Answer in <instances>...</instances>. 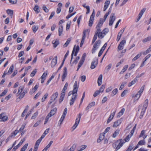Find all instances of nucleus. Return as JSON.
I'll return each mask as SVG.
<instances>
[{
    "mask_svg": "<svg viewBox=\"0 0 151 151\" xmlns=\"http://www.w3.org/2000/svg\"><path fill=\"white\" fill-rule=\"evenodd\" d=\"M131 137L130 135L129 134L124 139H120L113 143L112 146L115 149V151H116L119 149L126 142H128Z\"/></svg>",
    "mask_w": 151,
    "mask_h": 151,
    "instance_id": "1",
    "label": "nucleus"
},
{
    "mask_svg": "<svg viewBox=\"0 0 151 151\" xmlns=\"http://www.w3.org/2000/svg\"><path fill=\"white\" fill-rule=\"evenodd\" d=\"M101 43V41L100 40H98L93 45L92 50V54L94 53L95 51L100 46Z\"/></svg>",
    "mask_w": 151,
    "mask_h": 151,
    "instance_id": "2",
    "label": "nucleus"
},
{
    "mask_svg": "<svg viewBox=\"0 0 151 151\" xmlns=\"http://www.w3.org/2000/svg\"><path fill=\"white\" fill-rule=\"evenodd\" d=\"M81 115V113H80L78 115V118H76L75 124L72 127L73 130L76 128L78 124H79Z\"/></svg>",
    "mask_w": 151,
    "mask_h": 151,
    "instance_id": "3",
    "label": "nucleus"
},
{
    "mask_svg": "<svg viewBox=\"0 0 151 151\" xmlns=\"http://www.w3.org/2000/svg\"><path fill=\"white\" fill-rule=\"evenodd\" d=\"M115 19L116 17L115 14L114 13H111L109 18V26H111L112 25L114 21L115 20Z\"/></svg>",
    "mask_w": 151,
    "mask_h": 151,
    "instance_id": "4",
    "label": "nucleus"
},
{
    "mask_svg": "<svg viewBox=\"0 0 151 151\" xmlns=\"http://www.w3.org/2000/svg\"><path fill=\"white\" fill-rule=\"evenodd\" d=\"M122 120V118H121L115 122L113 125V127H116L119 126L121 123Z\"/></svg>",
    "mask_w": 151,
    "mask_h": 151,
    "instance_id": "5",
    "label": "nucleus"
},
{
    "mask_svg": "<svg viewBox=\"0 0 151 151\" xmlns=\"http://www.w3.org/2000/svg\"><path fill=\"white\" fill-rule=\"evenodd\" d=\"M126 43V41L124 40H122L120 42L118 46V49L119 50H122L123 48L124 45Z\"/></svg>",
    "mask_w": 151,
    "mask_h": 151,
    "instance_id": "6",
    "label": "nucleus"
},
{
    "mask_svg": "<svg viewBox=\"0 0 151 151\" xmlns=\"http://www.w3.org/2000/svg\"><path fill=\"white\" fill-rule=\"evenodd\" d=\"M98 63V60L97 59L96 60H93L91 63V69L95 68L97 65Z\"/></svg>",
    "mask_w": 151,
    "mask_h": 151,
    "instance_id": "7",
    "label": "nucleus"
},
{
    "mask_svg": "<svg viewBox=\"0 0 151 151\" xmlns=\"http://www.w3.org/2000/svg\"><path fill=\"white\" fill-rule=\"evenodd\" d=\"M105 21L103 20V19L101 18L99 19V20L96 26V28H100L102 27L103 23Z\"/></svg>",
    "mask_w": 151,
    "mask_h": 151,
    "instance_id": "8",
    "label": "nucleus"
},
{
    "mask_svg": "<svg viewBox=\"0 0 151 151\" xmlns=\"http://www.w3.org/2000/svg\"><path fill=\"white\" fill-rule=\"evenodd\" d=\"M57 56H56L54 58L52 59L51 63V66L52 68H53L55 66L57 63Z\"/></svg>",
    "mask_w": 151,
    "mask_h": 151,
    "instance_id": "9",
    "label": "nucleus"
},
{
    "mask_svg": "<svg viewBox=\"0 0 151 151\" xmlns=\"http://www.w3.org/2000/svg\"><path fill=\"white\" fill-rule=\"evenodd\" d=\"M77 94H76L74 95V96H72V98L70 99V105L72 106L73 104L77 98Z\"/></svg>",
    "mask_w": 151,
    "mask_h": 151,
    "instance_id": "10",
    "label": "nucleus"
},
{
    "mask_svg": "<svg viewBox=\"0 0 151 151\" xmlns=\"http://www.w3.org/2000/svg\"><path fill=\"white\" fill-rule=\"evenodd\" d=\"M57 110V108H55L51 110L50 111V112L48 114V115H49V116L50 117L56 113Z\"/></svg>",
    "mask_w": 151,
    "mask_h": 151,
    "instance_id": "11",
    "label": "nucleus"
},
{
    "mask_svg": "<svg viewBox=\"0 0 151 151\" xmlns=\"http://www.w3.org/2000/svg\"><path fill=\"white\" fill-rule=\"evenodd\" d=\"M148 100L146 99L144 103V104L143 106V108H142L144 109V111H145L147 108L148 104Z\"/></svg>",
    "mask_w": 151,
    "mask_h": 151,
    "instance_id": "12",
    "label": "nucleus"
},
{
    "mask_svg": "<svg viewBox=\"0 0 151 151\" xmlns=\"http://www.w3.org/2000/svg\"><path fill=\"white\" fill-rule=\"evenodd\" d=\"M52 43L53 44V47L54 48H56L59 44V40H53Z\"/></svg>",
    "mask_w": 151,
    "mask_h": 151,
    "instance_id": "13",
    "label": "nucleus"
},
{
    "mask_svg": "<svg viewBox=\"0 0 151 151\" xmlns=\"http://www.w3.org/2000/svg\"><path fill=\"white\" fill-rule=\"evenodd\" d=\"M58 95V92H56L55 93L53 94L52 96L51 99L54 101L56 99Z\"/></svg>",
    "mask_w": 151,
    "mask_h": 151,
    "instance_id": "14",
    "label": "nucleus"
},
{
    "mask_svg": "<svg viewBox=\"0 0 151 151\" xmlns=\"http://www.w3.org/2000/svg\"><path fill=\"white\" fill-rule=\"evenodd\" d=\"M102 75L101 74L100 75L98 79V83L99 86H100L102 82Z\"/></svg>",
    "mask_w": 151,
    "mask_h": 151,
    "instance_id": "15",
    "label": "nucleus"
},
{
    "mask_svg": "<svg viewBox=\"0 0 151 151\" xmlns=\"http://www.w3.org/2000/svg\"><path fill=\"white\" fill-rule=\"evenodd\" d=\"M67 74V68L66 67H64L63 69V73L62 77L66 78Z\"/></svg>",
    "mask_w": 151,
    "mask_h": 151,
    "instance_id": "16",
    "label": "nucleus"
},
{
    "mask_svg": "<svg viewBox=\"0 0 151 151\" xmlns=\"http://www.w3.org/2000/svg\"><path fill=\"white\" fill-rule=\"evenodd\" d=\"M137 81V79L135 78L130 83H129L128 86L129 87L131 86L132 85L134 84Z\"/></svg>",
    "mask_w": 151,
    "mask_h": 151,
    "instance_id": "17",
    "label": "nucleus"
},
{
    "mask_svg": "<svg viewBox=\"0 0 151 151\" xmlns=\"http://www.w3.org/2000/svg\"><path fill=\"white\" fill-rule=\"evenodd\" d=\"M89 31L88 29H86L84 30L83 32V34L82 39L85 40L86 37V33H89Z\"/></svg>",
    "mask_w": 151,
    "mask_h": 151,
    "instance_id": "18",
    "label": "nucleus"
},
{
    "mask_svg": "<svg viewBox=\"0 0 151 151\" xmlns=\"http://www.w3.org/2000/svg\"><path fill=\"white\" fill-rule=\"evenodd\" d=\"M119 129H117L113 134L112 137L114 138L115 137L119 134Z\"/></svg>",
    "mask_w": 151,
    "mask_h": 151,
    "instance_id": "19",
    "label": "nucleus"
},
{
    "mask_svg": "<svg viewBox=\"0 0 151 151\" xmlns=\"http://www.w3.org/2000/svg\"><path fill=\"white\" fill-rule=\"evenodd\" d=\"M104 137V135L100 134L99 138L97 139V142L99 143L101 142V140H103Z\"/></svg>",
    "mask_w": 151,
    "mask_h": 151,
    "instance_id": "20",
    "label": "nucleus"
},
{
    "mask_svg": "<svg viewBox=\"0 0 151 151\" xmlns=\"http://www.w3.org/2000/svg\"><path fill=\"white\" fill-rule=\"evenodd\" d=\"M63 30V27L62 26L59 27L58 32L59 36H60L62 34Z\"/></svg>",
    "mask_w": 151,
    "mask_h": 151,
    "instance_id": "21",
    "label": "nucleus"
},
{
    "mask_svg": "<svg viewBox=\"0 0 151 151\" xmlns=\"http://www.w3.org/2000/svg\"><path fill=\"white\" fill-rule=\"evenodd\" d=\"M128 67V65H127L124 66L122 70L120 72V74H122L123 73L126 71Z\"/></svg>",
    "mask_w": 151,
    "mask_h": 151,
    "instance_id": "22",
    "label": "nucleus"
},
{
    "mask_svg": "<svg viewBox=\"0 0 151 151\" xmlns=\"http://www.w3.org/2000/svg\"><path fill=\"white\" fill-rule=\"evenodd\" d=\"M125 111V109L124 108L122 109L119 112L118 114V115H117V117H119L121 116L122 115L123 113Z\"/></svg>",
    "mask_w": 151,
    "mask_h": 151,
    "instance_id": "23",
    "label": "nucleus"
},
{
    "mask_svg": "<svg viewBox=\"0 0 151 151\" xmlns=\"http://www.w3.org/2000/svg\"><path fill=\"white\" fill-rule=\"evenodd\" d=\"M118 91L117 89L116 88H115L112 92V93L111 94V96H113L117 93Z\"/></svg>",
    "mask_w": 151,
    "mask_h": 151,
    "instance_id": "24",
    "label": "nucleus"
},
{
    "mask_svg": "<svg viewBox=\"0 0 151 151\" xmlns=\"http://www.w3.org/2000/svg\"><path fill=\"white\" fill-rule=\"evenodd\" d=\"M7 14L10 15L11 17H12L13 14V11L12 10L8 9L6 10Z\"/></svg>",
    "mask_w": 151,
    "mask_h": 151,
    "instance_id": "25",
    "label": "nucleus"
},
{
    "mask_svg": "<svg viewBox=\"0 0 151 151\" xmlns=\"http://www.w3.org/2000/svg\"><path fill=\"white\" fill-rule=\"evenodd\" d=\"M75 46H76V45H75L73 47V51H72L71 55V58L70 62V64H71V62L72 61V59H73V55H74V54L75 52Z\"/></svg>",
    "mask_w": 151,
    "mask_h": 151,
    "instance_id": "26",
    "label": "nucleus"
},
{
    "mask_svg": "<svg viewBox=\"0 0 151 151\" xmlns=\"http://www.w3.org/2000/svg\"><path fill=\"white\" fill-rule=\"evenodd\" d=\"M71 40V39L70 38H68L66 42L63 45V47H67L68 45L70 43Z\"/></svg>",
    "mask_w": 151,
    "mask_h": 151,
    "instance_id": "27",
    "label": "nucleus"
},
{
    "mask_svg": "<svg viewBox=\"0 0 151 151\" xmlns=\"http://www.w3.org/2000/svg\"><path fill=\"white\" fill-rule=\"evenodd\" d=\"M14 70V65H12L10 67L9 69L8 72V75L11 74L13 72Z\"/></svg>",
    "mask_w": 151,
    "mask_h": 151,
    "instance_id": "28",
    "label": "nucleus"
},
{
    "mask_svg": "<svg viewBox=\"0 0 151 151\" xmlns=\"http://www.w3.org/2000/svg\"><path fill=\"white\" fill-rule=\"evenodd\" d=\"M41 142V141H40L38 139L35 144L34 148L38 149V146L39 145Z\"/></svg>",
    "mask_w": 151,
    "mask_h": 151,
    "instance_id": "29",
    "label": "nucleus"
},
{
    "mask_svg": "<svg viewBox=\"0 0 151 151\" xmlns=\"http://www.w3.org/2000/svg\"><path fill=\"white\" fill-rule=\"evenodd\" d=\"M34 10L35 11V12L37 14L39 13L40 12V11L39 9V6L37 5H36L35 6L34 8Z\"/></svg>",
    "mask_w": 151,
    "mask_h": 151,
    "instance_id": "30",
    "label": "nucleus"
},
{
    "mask_svg": "<svg viewBox=\"0 0 151 151\" xmlns=\"http://www.w3.org/2000/svg\"><path fill=\"white\" fill-rule=\"evenodd\" d=\"M8 117L7 116L4 115L3 116V117L2 118V119L0 120V122L3 121L5 122L7 120Z\"/></svg>",
    "mask_w": 151,
    "mask_h": 151,
    "instance_id": "31",
    "label": "nucleus"
},
{
    "mask_svg": "<svg viewBox=\"0 0 151 151\" xmlns=\"http://www.w3.org/2000/svg\"><path fill=\"white\" fill-rule=\"evenodd\" d=\"M145 142L144 139L140 140L138 143V145H144L145 144Z\"/></svg>",
    "mask_w": 151,
    "mask_h": 151,
    "instance_id": "32",
    "label": "nucleus"
},
{
    "mask_svg": "<svg viewBox=\"0 0 151 151\" xmlns=\"http://www.w3.org/2000/svg\"><path fill=\"white\" fill-rule=\"evenodd\" d=\"M151 39V37H147L144 39L142 40V42H145L148 41H149Z\"/></svg>",
    "mask_w": 151,
    "mask_h": 151,
    "instance_id": "33",
    "label": "nucleus"
},
{
    "mask_svg": "<svg viewBox=\"0 0 151 151\" xmlns=\"http://www.w3.org/2000/svg\"><path fill=\"white\" fill-rule=\"evenodd\" d=\"M146 10V9L145 8L143 9L139 13V14L138 16H140V17H142V15L145 12Z\"/></svg>",
    "mask_w": 151,
    "mask_h": 151,
    "instance_id": "34",
    "label": "nucleus"
},
{
    "mask_svg": "<svg viewBox=\"0 0 151 151\" xmlns=\"http://www.w3.org/2000/svg\"><path fill=\"white\" fill-rule=\"evenodd\" d=\"M103 34L104 35V33L103 32H101L100 33H99L97 35L98 36V37L99 38L102 39L104 37V35H103Z\"/></svg>",
    "mask_w": 151,
    "mask_h": 151,
    "instance_id": "35",
    "label": "nucleus"
},
{
    "mask_svg": "<svg viewBox=\"0 0 151 151\" xmlns=\"http://www.w3.org/2000/svg\"><path fill=\"white\" fill-rule=\"evenodd\" d=\"M38 27L37 26H33L32 27V30L35 33L38 29Z\"/></svg>",
    "mask_w": 151,
    "mask_h": 151,
    "instance_id": "36",
    "label": "nucleus"
},
{
    "mask_svg": "<svg viewBox=\"0 0 151 151\" xmlns=\"http://www.w3.org/2000/svg\"><path fill=\"white\" fill-rule=\"evenodd\" d=\"M25 140V139L24 138H23L22 139H21L19 143L17 145L18 147H19L20 146H21L22 145V144Z\"/></svg>",
    "mask_w": 151,
    "mask_h": 151,
    "instance_id": "37",
    "label": "nucleus"
},
{
    "mask_svg": "<svg viewBox=\"0 0 151 151\" xmlns=\"http://www.w3.org/2000/svg\"><path fill=\"white\" fill-rule=\"evenodd\" d=\"M94 20V19L90 18L88 23V26L89 27H91L92 26Z\"/></svg>",
    "mask_w": 151,
    "mask_h": 151,
    "instance_id": "38",
    "label": "nucleus"
},
{
    "mask_svg": "<svg viewBox=\"0 0 151 151\" xmlns=\"http://www.w3.org/2000/svg\"><path fill=\"white\" fill-rule=\"evenodd\" d=\"M37 72V69H35L30 74V76L31 77H33L35 75L36 73Z\"/></svg>",
    "mask_w": 151,
    "mask_h": 151,
    "instance_id": "39",
    "label": "nucleus"
},
{
    "mask_svg": "<svg viewBox=\"0 0 151 151\" xmlns=\"http://www.w3.org/2000/svg\"><path fill=\"white\" fill-rule=\"evenodd\" d=\"M28 145V144H26L24 146L21 148L20 151H25L27 148Z\"/></svg>",
    "mask_w": 151,
    "mask_h": 151,
    "instance_id": "40",
    "label": "nucleus"
},
{
    "mask_svg": "<svg viewBox=\"0 0 151 151\" xmlns=\"http://www.w3.org/2000/svg\"><path fill=\"white\" fill-rule=\"evenodd\" d=\"M87 147V146L85 145H82L81 146V147H80V149H78V151H82L83 150L85 149L86 147Z\"/></svg>",
    "mask_w": 151,
    "mask_h": 151,
    "instance_id": "41",
    "label": "nucleus"
},
{
    "mask_svg": "<svg viewBox=\"0 0 151 151\" xmlns=\"http://www.w3.org/2000/svg\"><path fill=\"white\" fill-rule=\"evenodd\" d=\"M53 141H51L50 142L49 144L45 148L46 149V150H47L50 147Z\"/></svg>",
    "mask_w": 151,
    "mask_h": 151,
    "instance_id": "42",
    "label": "nucleus"
},
{
    "mask_svg": "<svg viewBox=\"0 0 151 151\" xmlns=\"http://www.w3.org/2000/svg\"><path fill=\"white\" fill-rule=\"evenodd\" d=\"M76 147V145H73L69 149L68 151H73L75 149Z\"/></svg>",
    "mask_w": 151,
    "mask_h": 151,
    "instance_id": "43",
    "label": "nucleus"
},
{
    "mask_svg": "<svg viewBox=\"0 0 151 151\" xmlns=\"http://www.w3.org/2000/svg\"><path fill=\"white\" fill-rule=\"evenodd\" d=\"M128 90H125L122 93L121 96V97H124L126 94Z\"/></svg>",
    "mask_w": 151,
    "mask_h": 151,
    "instance_id": "44",
    "label": "nucleus"
},
{
    "mask_svg": "<svg viewBox=\"0 0 151 151\" xmlns=\"http://www.w3.org/2000/svg\"><path fill=\"white\" fill-rule=\"evenodd\" d=\"M112 64L111 63L109 64L106 68L105 69L107 70V71H108L111 68Z\"/></svg>",
    "mask_w": 151,
    "mask_h": 151,
    "instance_id": "45",
    "label": "nucleus"
},
{
    "mask_svg": "<svg viewBox=\"0 0 151 151\" xmlns=\"http://www.w3.org/2000/svg\"><path fill=\"white\" fill-rule=\"evenodd\" d=\"M24 89V87L23 86H20L19 89V90L18 91V92L17 93H21L22 92L23 90Z\"/></svg>",
    "mask_w": 151,
    "mask_h": 151,
    "instance_id": "46",
    "label": "nucleus"
},
{
    "mask_svg": "<svg viewBox=\"0 0 151 151\" xmlns=\"http://www.w3.org/2000/svg\"><path fill=\"white\" fill-rule=\"evenodd\" d=\"M80 59V57L79 56L77 57L76 59L74 60L73 62V63H75L76 64L78 63V60Z\"/></svg>",
    "mask_w": 151,
    "mask_h": 151,
    "instance_id": "47",
    "label": "nucleus"
},
{
    "mask_svg": "<svg viewBox=\"0 0 151 151\" xmlns=\"http://www.w3.org/2000/svg\"><path fill=\"white\" fill-rule=\"evenodd\" d=\"M7 92V89H5L4 91L2 92L1 94L0 95V97L3 96L5 95L6 94Z\"/></svg>",
    "mask_w": 151,
    "mask_h": 151,
    "instance_id": "48",
    "label": "nucleus"
},
{
    "mask_svg": "<svg viewBox=\"0 0 151 151\" xmlns=\"http://www.w3.org/2000/svg\"><path fill=\"white\" fill-rule=\"evenodd\" d=\"M67 108H65L64 110V111L63 113V114L62 116L65 117V116L67 113Z\"/></svg>",
    "mask_w": 151,
    "mask_h": 151,
    "instance_id": "49",
    "label": "nucleus"
},
{
    "mask_svg": "<svg viewBox=\"0 0 151 151\" xmlns=\"http://www.w3.org/2000/svg\"><path fill=\"white\" fill-rule=\"evenodd\" d=\"M113 117H112V114H110L108 119L107 120V123L108 124L113 119Z\"/></svg>",
    "mask_w": 151,
    "mask_h": 151,
    "instance_id": "50",
    "label": "nucleus"
},
{
    "mask_svg": "<svg viewBox=\"0 0 151 151\" xmlns=\"http://www.w3.org/2000/svg\"><path fill=\"white\" fill-rule=\"evenodd\" d=\"M79 47L78 45L76 47V51L74 55L76 56L77 55L79 50Z\"/></svg>",
    "mask_w": 151,
    "mask_h": 151,
    "instance_id": "51",
    "label": "nucleus"
},
{
    "mask_svg": "<svg viewBox=\"0 0 151 151\" xmlns=\"http://www.w3.org/2000/svg\"><path fill=\"white\" fill-rule=\"evenodd\" d=\"M105 88V86L104 85H103L101 86L100 87L99 89L100 92H102Z\"/></svg>",
    "mask_w": 151,
    "mask_h": 151,
    "instance_id": "52",
    "label": "nucleus"
},
{
    "mask_svg": "<svg viewBox=\"0 0 151 151\" xmlns=\"http://www.w3.org/2000/svg\"><path fill=\"white\" fill-rule=\"evenodd\" d=\"M100 91L99 90L96 91L94 93L93 96L94 97H96L99 95L100 93Z\"/></svg>",
    "mask_w": 151,
    "mask_h": 151,
    "instance_id": "53",
    "label": "nucleus"
},
{
    "mask_svg": "<svg viewBox=\"0 0 151 151\" xmlns=\"http://www.w3.org/2000/svg\"><path fill=\"white\" fill-rule=\"evenodd\" d=\"M97 35L96 34H95V35H94L92 41V44H93L95 42V41L96 40L97 38Z\"/></svg>",
    "mask_w": 151,
    "mask_h": 151,
    "instance_id": "54",
    "label": "nucleus"
},
{
    "mask_svg": "<svg viewBox=\"0 0 151 151\" xmlns=\"http://www.w3.org/2000/svg\"><path fill=\"white\" fill-rule=\"evenodd\" d=\"M122 35L120 33H118L116 39V40L117 41H119L120 40Z\"/></svg>",
    "mask_w": 151,
    "mask_h": 151,
    "instance_id": "55",
    "label": "nucleus"
},
{
    "mask_svg": "<svg viewBox=\"0 0 151 151\" xmlns=\"http://www.w3.org/2000/svg\"><path fill=\"white\" fill-rule=\"evenodd\" d=\"M84 60H83L81 59L80 60V61L78 63V65L79 66V67H80V66L81 67L82 66V65H83V64L84 62Z\"/></svg>",
    "mask_w": 151,
    "mask_h": 151,
    "instance_id": "56",
    "label": "nucleus"
},
{
    "mask_svg": "<svg viewBox=\"0 0 151 151\" xmlns=\"http://www.w3.org/2000/svg\"><path fill=\"white\" fill-rule=\"evenodd\" d=\"M19 99H22V98H23L24 97V96L25 93L24 92L22 93H20V94L19 93Z\"/></svg>",
    "mask_w": 151,
    "mask_h": 151,
    "instance_id": "57",
    "label": "nucleus"
},
{
    "mask_svg": "<svg viewBox=\"0 0 151 151\" xmlns=\"http://www.w3.org/2000/svg\"><path fill=\"white\" fill-rule=\"evenodd\" d=\"M78 86L77 85V81H76L73 86V88L78 89Z\"/></svg>",
    "mask_w": 151,
    "mask_h": 151,
    "instance_id": "58",
    "label": "nucleus"
},
{
    "mask_svg": "<svg viewBox=\"0 0 151 151\" xmlns=\"http://www.w3.org/2000/svg\"><path fill=\"white\" fill-rule=\"evenodd\" d=\"M42 9L46 13H47L49 11L48 9L47 8V7L45 6L44 5L42 7Z\"/></svg>",
    "mask_w": 151,
    "mask_h": 151,
    "instance_id": "59",
    "label": "nucleus"
},
{
    "mask_svg": "<svg viewBox=\"0 0 151 151\" xmlns=\"http://www.w3.org/2000/svg\"><path fill=\"white\" fill-rule=\"evenodd\" d=\"M54 76L53 75H52V76L49 79L48 81H47L46 85H47L51 81L52 79L54 78Z\"/></svg>",
    "mask_w": 151,
    "mask_h": 151,
    "instance_id": "60",
    "label": "nucleus"
},
{
    "mask_svg": "<svg viewBox=\"0 0 151 151\" xmlns=\"http://www.w3.org/2000/svg\"><path fill=\"white\" fill-rule=\"evenodd\" d=\"M38 114V112H36L33 115V116H32L31 117V119H35L37 116Z\"/></svg>",
    "mask_w": 151,
    "mask_h": 151,
    "instance_id": "61",
    "label": "nucleus"
},
{
    "mask_svg": "<svg viewBox=\"0 0 151 151\" xmlns=\"http://www.w3.org/2000/svg\"><path fill=\"white\" fill-rule=\"evenodd\" d=\"M47 75V72H45L43 73L42 75L41 76V78H43L45 79V78Z\"/></svg>",
    "mask_w": 151,
    "mask_h": 151,
    "instance_id": "62",
    "label": "nucleus"
},
{
    "mask_svg": "<svg viewBox=\"0 0 151 151\" xmlns=\"http://www.w3.org/2000/svg\"><path fill=\"white\" fill-rule=\"evenodd\" d=\"M133 144L130 145L127 149L128 150H129V151H131L133 149Z\"/></svg>",
    "mask_w": 151,
    "mask_h": 151,
    "instance_id": "63",
    "label": "nucleus"
},
{
    "mask_svg": "<svg viewBox=\"0 0 151 151\" xmlns=\"http://www.w3.org/2000/svg\"><path fill=\"white\" fill-rule=\"evenodd\" d=\"M133 144L130 145L127 149L128 150H129V151H131L133 149Z\"/></svg>",
    "mask_w": 151,
    "mask_h": 151,
    "instance_id": "64",
    "label": "nucleus"
}]
</instances>
